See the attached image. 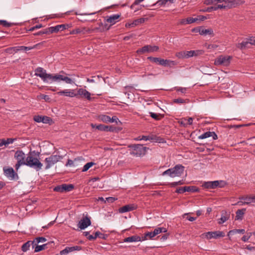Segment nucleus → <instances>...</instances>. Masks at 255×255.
<instances>
[{"instance_id": "f257e3e1", "label": "nucleus", "mask_w": 255, "mask_h": 255, "mask_svg": "<svg viewBox=\"0 0 255 255\" xmlns=\"http://www.w3.org/2000/svg\"><path fill=\"white\" fill-rule=\"evenodd\" d=\"M14 157L17 161V163L15 166L16 170H18L21 165H26L32 167L31 151H29L28 156L22 151H17L14 154Z\"/></svg>"}, {"instance_id": "f03ea898", "label": "nucleus", "mask_w": 255, "mask_h": 255, "mask_svg": "<svg viewBox=\"0 0 255 255\" xmlns=\"http://www.w3.org/2000/svg\"><path fill=\"white\" fill-rule=\"evenodd\" d=\"M184 166L181 164H177L174 167L165 170L162 173V176L169 175L172 178L181 176L184 171Z\"/></svg>"}, {"instance_id": "7ed1b4c3", "label": "nucleus", "mask_w": 255, "mask_h": 255, "mask_svg": "<svg viewBox=\"0 0 255 255\" xmlns=\"http://www.w3.org/2000/svg\"><path fill=\"white\" fill-rule=\"evenodd\" d=\"M130 154L135 156H140L144 155L146 153V147L141 144H131L129 145Z\"/></svg>"}, {"instance_id": "20e7f679", "label": "nucleus", "mask_w": 255, "mask_h": 255, "mask_svg": "<svg viewBox=\"0 0 255 255\" xmlns=\"http://www.w3.org/2000/svg\"><path fill=\"white\" fill-rule=\"evenodd\" d=\"M232 57L230 56L220 55L215 59L216 66H228L230 65Z\"/></svg>"}, {"instance_id": "39448f33", "label": "nucleus", "mask_w": 255, "mask_h": 255, "mask_svg": "<svg viewBox=\"0 0 255 255\" xmlns=\"http://www.w3.org/2000/svg\"><path fill=\"white\" fill-rule=\"evenodd\" d=\"M62 156L59 155H52L50 156L47 157L45 159L46 163L45 169H48L54 164L57 163L60 159L62 158Z\"/></svg>"}, {"instance_id": "423d86ee", "label": "nucleus", "mask_w": 255, "mask_h": 255, "mask_svg": "<svg viewBox=\"0 0 255 255\" xmlns=\"http://www.w3.org/2000/svg\"><path fill=\"white\" fill-rule=\"evenodd\" d=\"M4 174L10 180H16L18 179V175L12 167H4L3 168Z\"/></svg>"}, {"instance_id": "0eeeda50", "label": "nucleus", "mask_w": 255, "mask_h": 255, "mask_svg": "<svg viewBox=\"0 0 255 255\" xmlns=\"http://www.w3.org/2000/svg\"><path fill=\"white\" fill-rule=\"evenodd\" d=\"M203 238H206L207 239H211L212 238L217 239L219 237H223L225 235L224 233L221 231L215 232H208L206 233L202 234Z\"/></svg>"}, {"instance_id": "6e6552de", "label": "nucleus", "mask_w": 255, "mask_h": 255, "mask_svg": "<svg viewBox=\"0 0 255 255\" xmlns=\"http://www.w3.org/2000/svg\"><path fill=\"white\" fill-rule=\"evenodd\" d=\"M50 74H47L46 70L41 67H38L35 70V75L40 77L43 82H48V77Z\"/></svg>"}, {"instance_id": "1a4fd4ad", "label": "nucleus", "mask_w": 255, "mask_h": 255, "mask_svg": "<svg viewBox=\"0 0 255 255\" xmlns=\"http://www.w3.org/2000/svg\"><path fill=\"white\" fill-rule=\"evenodd\" d=\"M61 73L64 74L63 71H61L59 74H50L48 77V83H52L53 82H60L62 81L63 75Z\"/></svg>"}, {"instance_id": "9d476101", "label": "nucleus", "mask_w": 255, "mask_h": 255, "mask_svg": "<svg viewBox=\"0 0 255 255\" xmlns=\"http://www.w3.org/2000/svg\"><path fill=\"white\" fill-rule=\"evenodd\" d=\"M158 49V47L156 46H152L151 45H145L141 48L138 49L136 52L138 54H143L145 52L157 51Z\"/></svg>"}, {"instance_id": "9b49d317", "label": "nucleus", "mask_w": 255, "mask_h": 255, "mask_svg": "<svg viewBox=\"0 0 255 255\" xmlns=\"http://www.w3.org/2000/svg\"><path fill=\"white\" fill-rule=\"evenodd\" d=\"M223 181H214L205 182L203 184V187L207 189H215L218 186L222 187L223 185H220V183H223Z\"/></svg>"}, {"instance_id": "f8f14e48", "label": "nucleus", "mask_w": 255, "mask_h": 255, "mask_svg": "<svg viewBox=\"0 0 255 255\" xmlns=\"http://www.w3.org/2000/svg\"><path fill=\"white\" fill-rule=\"evenodd\" d=\"M198 191V188L196 186H184L176 189V192L181 194L185 192H196Z\"/></svg>"}, {"instance_id": "ddd939ff", "label": "nucleus", "mask_w": 255, "mask_h": 255, "mask_svg": "<svg viewBox=\"0 0 255 255\" xmlns=\"http://www.w3.org/2000/svg\"><path fill=\"white\" fill-rule=\"evenodd\" d=\"M69 27L67 24H60L57 25L55 26H51L48 28V31L49 33H56L59 31L66 29Z\"/></svg>"}, {"instance_id": "4468645a", "label": "nucleus", "mask_w": 255, "mask_h": 255, "mask_svg": "<svg viewBox=\"0 0 255 255\" xmlns=\"http://www.w3.org/2000/svg\"><path fill=\"white\" fill-rule=\"evenodd\" d=\"M91 221L89 218L85 217L82 219L78 223V227L81 229L84 230L91 225Z\"/></svg>"}, {"instance_id": "2eb2a0df", "label": "nucleus", "mask_w": 255, "mask_h": 255, "mask_svg": "<svg viewBox=\"0 0 255 255\" xmlns=\"http://www.w3.org/2000/svg\"><path fill=\"white\" fill-rule=\"evenodd\" d=\"M82 248L80 246H76L73 247H67L60 252L61 255H66L70 252L75 251H80Z\"/></svg>"}, {"instance_id": "dca6fc26", "label": "nucleus", "mask_w": 255, "mask_h": 255, "mask_svg": "<svg viewBox=\"0 0 255 255\" xmlns=\"http://www.w3.org/2000/svg\"><path fill=\"white\" fill-rule=\"evenodd\" d=\"M121 15L119 14H113L110 16L106 17V21L111 23V25L115 24L117 22L119 21V18Z\"/></svg>"}, {"instance_id": "f3484780", "label": "nucleus", "mask_w": 255, "mask_h": 255, "mask_svg": "<svg viewBox=\"0 0 255 255\" xmlns=\"http://www.w3.org/2000/svg\"><path fill=\"white\" fill-rule=\"evenodd\" d=\"M136 208V206L134 204H128L125 205L122 207H121L119 209V211L121 213H123L131 211H133Z\"/></svg>"}, {"instance_id": "a211bd4d", "label": "nucleus", "mask_w": 255, "mask_h": 255, "mask_svg": "<svg viewBox=\"0 0 255 255\" xmlns=\"http://www.w3.org/2000/svg\"><path fill=\"white\" fill-rule=\"evenodd\" d=\"M77 95H80L82 97L86 98L87 100L90 101L92 100V98L91 97V93L89 92L85 89H79L77 91Z\"/></svg>"}, {"instance_id": "6ab92c4d", "label": "nucleus", "mask_w": 255, "mask_h": 255, "mask_svg": "<svg viewBox=\"0 0 255 255\" xmlns=\"http://www.w3.org/2000/svg\"><path fill=\"white\" fill-rule=\"evenodd\" d=\"M57 94L60 96L64 95L69 97H74L77 96V94L74 92L73 90L68 91V90H65L58 92Z\"/></svg>"}, {"instance_id": "aec40b11", "label": "nucleus", "mask_w": 255, "mask_h": 255, "mask_svg": "<svg viewBox=\"0 0 255 255\" xmlns=\"http://www.w3.org/2000/svg\"><path fill=\"white\" fill-rule=\"evenodd\" d=\"M200 34L202 35H210L211 36H214V32L212 28L205 29L204 28H200L199 29Z\"/></svg>"}, {"instance_id": "412c9836", "label": "nucleus", "mask_w": 255, "mask_h": 255, "mask_svg": "<svg viewBox=\"0 0 255 255\" xmlns=\"http://www.w3.org/2000/svg\"><path fill=\"white\" fill-rule=\"evenodd\" d=\"M198 21V17H188L186 19H182L180 21V24L182 25H185L187 24H191Z\"/></svg>"}, {"instance_id": "4be33fe9", "label": "nucleus", "mask_w": 255, "mask_h": 255, "mask_svg": "<svg viewBox=\"0 0 255 255\" xmlns=\"http://www.w3.org/2000/svg\"><path fill=\"white\" fill-rule=\"evenodd\" d=\"M141 241H142L141 238H140L139 236H136V235L132 236H130V237L126 238L124 240V242H129V243L139 242Z\"/></svg>"}, {"instance_id": "5701e85b", "label": "nucleus", "mask_w": 255, "mask_h": 255, "mask_svg": "<svg viewBox=\"0 0 255 255\" xmlns=\"http://www.w3.org/2000/svg\"><path fill=\"white\" fill-rule=\"evenodd\" d=\"M43 166V164L37 158L33 157V168L36 171H39Z\"/></svg>"}, {"instance_id": "b1692460", "label": "nucleus", "mask_w": 255, "mask_h": 255, "mask_svg": "<svg viewBox=\"0 0 255 255\" xmlns=\"http://www.w3.org/2000/svg\"><path fill=\"white\" fill-rule=\"evenodd\" d=\"M203 53V50H191V51H186V55L187 56V58L189 57H191L193 56H196L198 55H201Z\"/></svg>"}, {"instance_id": "393cba45", "label": "nucleus", "mask_w": 255, "mask_h": 255, "mask_svg": "<svg viewBox=\"0 0 255 255\" xmlns=\"http://www.w3.org/2000/svg\"><path fill=\"white\" fill-rule=\"evenodd\" d=\"M147 59L153 63H158L160 65H164L165 64L164 59L158 57H153L151 56L148 57Z\"/></svg>"}, {"instance_id": "a878e982", "label": "nucleus", "mask_w": 255, "mask_h": 255, "mask_svg": "<svg viewBox=\"0 0 255 255\" xmlns=\"http://www.w3.org/2000/svg\"><path fill=\"white\" fill-rule=\"evenodd\" d=\"M80 160H81V161H83V160L82 159L80 158H76V159H75L74 160H72L71 159H68V161H67V162L66 164V166H71V167L76 166H77L78 165V162Z\"/></svg>"}, {"instance_id": "bb28decb", "label": "nucleus", "mask_w": 255, "mask_h": 255, "mask_svg": "<svg viewBox=\"0 0 255 255\" xmlns=\"http://www.w3.org/2000/svg\"><path fill=\"white\" fill-rule=\"evenodd\" d=\"M155 237L152 232H148L144 233V236L141 238L142 241L152 240Z\"/></svg>"}, {"instance_id": "cd10ccee", "label": "nucleus", "mask_w": 255, "mask_h": 255, "mask_svg": "<svg viewBox=\"0 0 255 255\" xmlns=\"http://www.w3.org/2000/svg\"><path fill=\"white\" fill-rule=\"evenodd\" d=\"M99 120L104 123H108L110 122L111 117L106 115H100L99 116Z\"/></svg>"}, {"instance_id": "c85d7f7f", "label": "nucleus", "mask_w": 255, "mask_h": 255, "mask_svg": "<svg viewBox=\"0 0 255 255\" xmlns=\"http://www.w3.org/2000/svg\"><path fill=\"white\" fill-rule=\"evenodd\" d=\"M167 230L166 229V228H163V227H159V228H157L156 229H154V230L152 232L153 233V235L155 236V237L160 234L161 233H165L166 232Z\"/></svg>"}, {"instance_id": "c756f323", "label": "nucleus", "mask_w": 255, "mask_h": 255, "mask_svg": "<svg viewBox=\"0 0 255 255\" xmlns=\"http://www.w3.org/2000/svg\"><path fill=\"white\" fill-rule=\"evenodd\" d=\"M245 210V209L237 210L236 212V220L242 219Z\"/></svg>"}, {"instance_id": "7c9ffc66", "label": "nucleus", "mask_w": 255, "mask_h": 255, "mask_svg": "<svg viewBox=\"0 0 255 255\" xmlns=\"http://www.w3.org/2000/svg\"><path fill=\"white\" fill-rule=\"evenodd\" d=\"M248 44H249L247 40L244 41L240 43H238L237 45V47L241 50H243L248 47Z\"/></svg>"}, {"instance_id": "2f4dec72", "label": "nucleus", "mask_w": 255, "mask_h": 255, "mask_svg": "<svg viewBox=\"0 0 255 255\" xmlns=\"http://www.w3.org/2000/svg\"><path fill=\"white\" fill-rule=\"evenodd\" d=\"M230 2L231 4V7L232 8L235 7L238 5L244 3L245 1L241 0H231Z\"/></svg>"}, {"instance_id": "473e14b6", "label": "nucleus", "mask_w": 255, "mask_h": 255, "mask_svg": "<svg viewBox=\"0 0 255 255\" xmlns=\"http://www.w3.org/2000/svg\"><path fill=\"white\" fill-rule=\"evenodd\" d=\"M64 192H69L72 190L74 187L73 184H63Z\"/></svg>"}, {"instance_id": "72a5a7b5", "label": "nucleus", "mask_w": 255, "mask_h": 255, "mask_svg": "<svg viewBox=\"0 0 255 255\" xmlns=\"http://www.w3.org/2000/svg\"><path fill=\"white\" fill-rule=\"evenodd\" d=\"M95 237L96 239L98 237L100 239L106 240L108 237V235L97 231L95 233Z\"/></svg>"}, {"instance_id": "f704fd0d", "label": "nucleus", "mask_w": 255, "mask_h": 255, "mask_svg": "<svg viewBox=\"0 0 255 255\" xmlns=\"http://www.w3.org/2000/svg\"><path fill=\"white\" fill-rule=\"evenodd\" d=\"M230 1H228V3H225L224 4H218L217 5V8H231V4L230 2Z\"/></svg>"}, {"instance_id": "c9c22d12", "label": "nucleus", "mask_w": 255, "mask_h": 255, "mask_svg": "<svg viewBox=\"0 0 255 255\" xmlns=\"http://www.w3.org/2000/svg\"><path fill=\"white\" fill-rule=\"evenodd\" d=\"M31 244H32V242L31 241H28L24 244L21 247L22 251H27L29 249Z\"/></svg>"}, {"instance_id": "e433bc0d", "label": "nucleus", "mask_w": 255, "mask_h": 255, "mask_svg": "<svg viewBox=\"0 0 255 255\" xmlns=\"http://www.w3.org/2000/svg\"><path fill=\"white\" fill-rule=\"evenodd\" d=\"M176 56L178 58H187V56L186 55V51H181L177 52L176 54Z\"/></svg>"}, {"instance_id": "4c0bfd02", "label": "nucleus", "mask_w": 255, "mask_h": 255, "mask_svg": "<svg viewBox=\"0 0 255 255\" xmlns=\"http://www.w3.org/2000/svg\"><path fill=\"white\" fill-rule=\"evenodd\" d=\"M0 25L4 27H9L12 25V23L8 22L5 20H0Z\"/></svg>"}, {"instance_id": "58836bf2", "label": "nucleus", "mask_w": 255, "mask_h": 255, "mask_svg": "<svg viewBox=\"0 0 255 255\" xmlns=\"http://www.w3.org/2000/svg\"><path fill=\"white\" fill-rule=\"evenodd\" d=\"M245 233V231L244 229H234L233 230L230 231L229 232V234H244Z\"/></svg>"}, {"instance_id": "ea45409f", "label": "nucleus", "mask_w": 255, "mask_h": 255, "mask_svg": "<svg viewBox=\"0 0 255 255\" xmlns=\"http://www.w3.org/2000/svg\"><path fill=\"white\" fill-rule=\"evenodd\" d=\"M146 19L147 18H138L132 22V24H134V25H137L139 24L143 23Z\"/></svg>"}, {"instance_id": "a19ab883", "label": "nucleus", "mask_w": 255, "mask_h": 255, "mask_svg": "<svg viewBox=\"0 0 255 255\" xmlns=\"http://www.w3.org/2000/svg\"><path fill=\"white\" fill-rule=\"evenodd\" d=\"M62 81H64L67 84H72L74 83V82L72 79L64 75H63Z\"/></svg>"}, {"instance_id": "79ce46f5", "label": "nucleus", "mask_w": 255, "mask_h": 255, "mask_svg": "<svg viewBox=\"0 0 255 255\" xmlns=\"http://www.w3.org/2000/svg\"><path fill=\"white\" fill-rule=\"evenodd\" d=\"M96 129L100 131H107V129H108V126L100 124L96 126Z\"/></svg>"}, {"instance_id": "37998d69", "label": "nucleus", "mask_w": 255, "mask_h": 255, "mask_svg": "<svg viewBox=\"0 0 255 255\" xmlns=\"http://www.w3.org/2000/svg\"><path fill=\"white\" fill-rule=\"evenodd\" d=\"M95 163L93 162H90L87 163H86L83 167V168L82 169L83 172H85L87 171L90 167H91L93 165H94Z\"/></svg>"}, {"instance_id": "c03bdc74", "label": "nucleus", "mask_w": 255, "mask_h": 255, "mask_svg": "<svg viewBox=\"0 0 255 255\" xmlns=\"http://www.w3.org/2000/svg\"><path fill=\"white\" fill-rule=\"evenodd\" d=\"M212 136L211 131L206 132L199 136V139H204Z\"/></svg>"}, {"instance_id": "a18cd8bd", "label": "nucleus", "mask_w": 255, "mask_h": 255, "mask_svg": "<svg viewBox=\"0 0 255 255\" xmlns=\"http://www.w3.org/2000/svg\"><path fill=\"white\" fill-rule=\"evenodd\" d=\"M165 64L163 65L164 66H169L171 67L176 65V63L174 61H171L169 60H164Z\"/></svg>"}, {"instance_id": "49530a36", "label": "nucleus", "mask_w": 255, "mask_h": 255, "mask_svg": "<svg viewBox=\"0 0 255 255\" xmlns=\"http://www.w3.org/2000/svg\"><path fill=\"white\" fill-rule=\"evenodd\" d=\"M228 219V217L226 215L222 214L221 217L219 219L218 223L221 224L225 222Z\"/></svg>"}, {"instance_id": "de8ad7c7", "label": "nucleus", "mask_w": 255, "mask_h": 255, "mask_svg": "<svg viewBox=\"0 0 255 255\" xmlns=\"http://www.w3.org/2000/svg\"><path fill=\"white\" fill-rule=\"evenodd\" d=\"M46 245V244H44L42 245H37L35 247L34 252L37 253L44 250L45 249Z\"/></svg>"}, {"instance_id": "09e8293b", "label": "nucleus", "mask_w": 255, "mask_h": 255, "mask_svg": "<svg viewBox=\"0 0 255 255\" xmlns=\"http://www.w3.org/2000/svg\"><path fill=\"white\" fill-rule=\"evenodd\" d=\"M166 3L167 0H158L154 4V5H157V6H162L165 5Z\"/></svg>"}, {"instance_id": "8fccbe9b", "label": "nucleus", "mask_w": 255, "mask_h": 255, "mask_svg": "<svg viewBox=\"0 0 255 255\" xmlns=\"http://www.w3.org/2000/svg\"><path fill=\"white\" fill-rule=\"evenodd\" d=\"M186 101H187V102H188V100H184L182 98H178V99H174L173 100V102L175 103H176V104H181L185 103L186 102Z\"/></svg>"}, {"instance_id": "3c124183", "label": "nucleus", "mask_w": 255, "mask_h": 255, "mask_svg": "<svg viewBox=\"0 0 255 255\" xmlns=\"http://www.w3.org/2000/svg\"><path fill=\"white\" fill-rule=\"evenodd\" d=\"M184 184H185V182L183 180H180L177 182H174L169 183V184L171 185V187H175L177 185H182Z\"/></svg>"}, {"instance_id": "603ef678", "label": "nucleus", "mask_w": 255, "mask_h": 255, "mask_svg": "<svg viewBox=\"0 0 255 255\" xmlns=\"http://www.w3.org/2000/svg\"><path fill=\"white\" fill-rule=\"evenodd\" d=\"M245 200L246 201H245L244 202V204H246V205L250 204L252 201H253V196H246L245 198Z\"/></svg>"}, {"instance_id": "864d4df0", "label": "nucleus", "mask_w": 255, "mask_h": 255, "mask_svg": "<svg viewBox=\"0 0 255 255\" xmlns=\"http://www.w3.org/2000/svg\"><path fill=\"white\" fill-rule=\"evenodd\" d=\"M54 190L58 192H64L63 185L57 186L54 188Z\"/></svg>"}, {"instance_id": "5fc2aeb1", "label": "nucleus", "mask_w": 255, "mask_h": 255, "mask_svg": "<svg viewBox=\"0 0 255 255\" xmlns=\"http://www.w3.org/2000/svg\"><path fill=\"white\" fill-rule=\"evenodd\" d=\"M44 34H49V31H48V28L44 29V30L40 31L38 32L33 33V35H42Z\"/></svg>"}, {"instance_id": "6e6d98bb", "label": "nucleus", "mask_w": 255, "mask_h": 255, "mask_svg": "<svg viewBox=\"0 0 255 255\" xmlns=\"http://www.w3.org/2000/svg\"><path fill=\"white\" fill-rule=\"evenodd\" d=\"M51 121L52 120L50 118L47 116H42V123L44 124H48L49 123V122Z\"/></svg>"}, {"instance_id": "4d7b16f0", "label": "nucleus", "mask_w": 255, "mask_h": 255, "mask_svg": "<svg viewBox=\"0 0 255 255\" xmlns=\"http://www.w3.org/2000/svg\"><path fill=\"white\" fill-rule=\"evenodd\" d=\"M23 46H15V47H12L11 50H13V51H14L15 52H16L18 51H24V49H23Z\"/></svg>"}, {"instance_id": "13d9d810", "label": "nucleus", "mask_w": 255, "mask_h": 255, "mask_svg": "<svg viewBox=\"0 0 255 255\" xmlns=\"http://www.w3.org/2000/svg\"><path fill=\"white\" fill-rule=\"evenodd\" d=\"M125 89V91L124 92V93L126 94V95H128V97L129 98V96L130 95V94L129 93H128V92H130V89H133V87L132 86H126L124 88Z\"/></svg>"}, {"instance_id": "bf43d9fd", "label": "nucleus", "mask_w": 255, "mask_h": 255, "mask_svg": "<svg viewBox=\"0 0 255 255\" xmlns=\"http://www.w3.org/2000/svg\"><path fill=\"white\" fill-rule=\"evenodd\" d=\"M150 117L156 120H159L160 119L159 115L155 114L152 112H149Z\"/></svg>"}, {"instance_id": "052dcab7", "label": "nucleus", "mask_w": 255, "mask_h": 255, "mask_svg": "<svg viewBox=\"0 0 255 255\" xmlns=\"http://www.w3.org/2000/svg\"><path fill=\"white\" fill-rule=\"evenodd\" d=\"M37 98L38 99H44L46 101H48L50 99L48 96L44 94L39 95L37 96Z\"/></svg>"}, {"instance_id": "680f3d73", "label": "nucleus", "mask_w": 255, "mask_h": 255, "mask_svg": "<svg viewBox=\"0 0 255 255\" xmlns=\"http://www.w3.org/2000/svg\"><path fill=\"white\" fill-rule=\"evenodd\" d=\"M15 140V138H8L6 139H4V145H8L10 143H12L13 141Z\"/></svg>"}, {"instance_id": "e2e57ef3", "label": "nucleus", "mask_w": 255, "mask_h": 255, "mask_svg": "<svg viewBox=\"0 0 255 255\" xmlns=\"http://www.w3.org/2000/svg\"><path fill=\"white\" fill-rule=\"evenodd\" d=\"M187 119L186 118H183L181 119V120L179 122V124L183 126L184 127H187V123L186 122Z\"/></svg>"}, {"instance_id": "0e129e2a", "label": "nucleus", "mask_w": 255, "mask_h": 255, "mask_svg": "<svg viewBox=\"0 0 255 255\" xmlns=\"http://www.w3.org/2000/svg\"><path fill=\"white\" fill-rule=\"evenodd\" d=\"M42 116H39V115L35 116L33 118V120L36 122L40 123V122H42Z\"/></svg>"}, {"instance_id": "69168bd1", "label": "nucleus", "mask_w": 255, "mask_h": 255, "mask_svg": "<svg viewBox=\"0 0 255 255\" xmlns=\"http://www.w3.org/2000/svg\"><path fill=\"white\" fill-rule=\"evenodd\" d=\"M148 136V140H151V141H158L159 140V137L156 136L154 135H151Z\"/></svg>"}, {"instance_id": "338daca9", "label": "nucleus", "mask_w": 255, "mask_h": 255, "mask_svg": "<svg viewBox=\"0 0 255 255\" xmlns=\"http://www.w3.org/2000/svg\"><path fill=\"white\" fill-rule=\"evenodd\" d=\"M83 32V30L81 29L80 28H77L76 29H74L72 31H71L70 33L71 34H78L80 33Z\"/></svg>"}, {"instance_id": "774afa93", "label": "nucleus", "mask_w": 255, "mask_h": 255, "mask_svg": "<svg viewBox=\"0 0 255 255\" xmlns=\"http://www.w3.org/2000/svg\"><path fill=\"white\" fill-rule=\"evenodd\" d=\"M247 40L248 42V44L255 45V37H253V38L251 37L250 38L248 39Z\"/></svg>"}]
</instances>
